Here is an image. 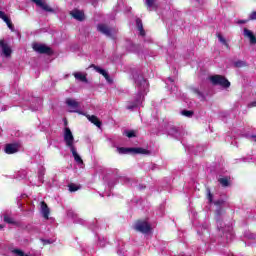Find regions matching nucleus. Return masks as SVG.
<instances>
[{
	"label": "nucleus",
	"mask_w": 256,
	"mask_h": 256,
	"mask_svg": "<svg viewBox=\"0 0 256 256\" xmlns=\"http://www.w3.org/2000/svg\"><path fill=\"white\" fill-rule=\"evenodd\" d=\"M210 83H212V85L217 86L219 85L220 87H223L224 89H229V87H231V82H229V80L223 76V75H212L209 77Z\"/></svg>",
	"instance_id": "f257e3e1"
},
{
	"label": "nucleus",
	"mask_w": 256,
	"mask_h": 256,
	"mask_svg": "<svg viewBox=\"0 0 256 256\" xmlns=\"http://www.w3.org/2000/svg\"><path fill=\"white\" fill-rule=\"evenodd\" d=\"M134 229L135 231H138V233L146 235L151 231V224L145 220H137L134 224Z\"/></svg>",
	"instance_id": "f03ea898"
},
{
	"label": "nucleus",
	"mask_w": 256,
	"mask_h": 256,
	"mask_svg": "<svg viewBox=\"0 0 256 256\" xmlns=\"http://www.w3.org/2000/svg\"><path fill=\"white\" fill-rule=\"evenodd\" d=\"M32 49L36 51V53H40V55H53V49L44 44L34 43Z\"/></svg>",
	"instance_id": "7ed1b4c3"
},
{
	"label": "nucleus",
	"mask_w": 256,
	"mask_h": 256,
	"mask_svg": "<svg viewBox=\"0 0 256 256\" xmlns=\"http://www.w3.org/2000/svg\"><path fill=\"white\" fill-rule=\"evenodd\" d=\"M97 31L102 35H105V37H109L110 39H113V33L115 29L109 27L107 24L100 23L97 25Z\"/></svg>",
	"instance_id": "20e7f679"
},
{
	"label": "nucleus",
	"mask_w": 256,
	"mask_h": 256,
	"mask_svg": "<svg viewBox=\"0 0 256 256\" xmlns=\"http://www.w3.org/2000/svg\"><path fill=\"white\" fill-rule=\"evenodd\" d=\"M225 213H226V210L223 207H218L215 210L214 219H215V221L217 223V229L219 231H221V227H223V218H221V216L225 215Z\"/></svg>",
	"instance_id": "39448f33"
},
{
	"label": "nucleus",
	"mask_w": 256,
	"mask_h": 256,
	"mask_svg": "<svg viewBox=\"0 0 256 256\" xmlns=\"http://www.w3.org/2000/svg\"><path fill=\"white\" fill-rule=\"evenodd\" d=\"M133 78H134L136 87H138V89H140V91H143V89L148 87L147 79H145V77H143V75H141V74H134Z\"/></svg>",
	"instance_id": "423d86ee"
},
{
	"label": "nucleus",
	"mask_w": 256,
	"mask_h": 256,
	"mask_svg": "<svg viewBox=\"0 0 256 256\" xmlns=\"http://www.w3.org/2000/svg\"><path fill=\"white\" fill-rule=\"evenodd\" d=\"M64 131V141L69 149H72V147H75V145H73V141H75V137H73V132H71V129L68 127H66Z\"/></svg>",
	"instance_id": "0eeeda50"
},
{
	"label": "nucleus",
	"mask_w": 256,
	"mask_h": 256,
	"mask_svg": "<svg viewBox=\"0 0 256 256\" xmlns=\"http://www.w3.org/2000/svg\"><path fill=\"white\" fill-rule=\"evenodd\" d=\"M66 105L71 109L69 110V113H78L79 115H83V112L79 111V102H77L76 100L67 98Z\"/></svg>",
	"instance_id": "6e6552de"
},
{
	"label": "nucleus",
	"mask_w": 256,
	"mask_h": 256,
	"mask_svg": "<svg viewBox=\"0 0 256 256\" xmlns=\"http://www.w3.org/2000/svg\"><path fill=\"white\" fill-rule=\"evenodd\" d=\"M19 149H21V144L9 143L5 145L4 151L7 155H13L15 153H19Z\"/></svg>",
	"instance_id": "1a4fd4ad"
},
{
	"label": "nucleus",
	"mask_w": 256,
	"mask_h": 256,
	"mask_svg": "<svg viewBox=\"0 0 256 256\" xmlns=\"http://www.w3.org/2000/svg\"><path fill=\"white\" fill-rule=\"evenodd\" d=\"M0 47L2 49V53L5 55V57H11L13 50H11V47H9L8 43H5V40L0 39Z\"/></svg>",
	"instance_id": "9d476101"
},
{
	"label": "nucleus",
	"mask_w": 256,
	"mask_h": 256,
	"mask_svg": "<svg viewBox=\"0 0 256 256\" xmlns=\"http://www.w3.org/2000/svg\"><path fill=\"white\" fill-rule=\"evenodd\" d=\"M70 15L73 19H76V21H85V13L79 9L70 11Z\"/></svg>",
	"instance_id": "9b49d317"
},
{
	"label": "nucleus",
	"mask_w": 256,
	"mask_h": 256,
	"mask_svg": "<svg viewBox=\"0 0 256 256\" xmlns=\"http://www.w3.org/2000/svg\"><path fill=\"white\" fill-rule=\"evenodd\" d=\"M90 68L95 69L97 73H99L100 75H103L106 81H111V76H109V73H107L105 69H102L101 67L95 64H91Z\"/></svg>",
	"instance_id": "f8f14e48"
},
{
	"label": "nucleus",
	"mask_w": 256,
	"mask_h": 256,
	"mask_svg": "<svg viewBox=\"0 0 256 256\" xmlns=\"http://www.w3.org/2000/svg\"><path fill=\"white\" fill-rule=\"evenodd\" d=\"M244 37H247L250 41V45H256V37L255 34H253V31L244 28Z\"/></svg>",
	"instance_id": "ddd939ff"
},
{
	"label": "nucleus",
	"mask_w": 256,
	"mask_h": 256,
	"mask_svg": "<svg viewBox=\"0 0 256 256\" xmlns=\"http://www.w3.org/2000/svg\"><path fill=\"white\" fill-rule=\"evenodd\" d=\"M131 153L134 155H151V151L141 147L131 148Z\"/></svg>",
	"instance_id": "4468645a"
},
{
	"label": "nucleus",
	"mask_w": 256,
	"mask_h": 256,
	"mask_svg": "<svg viewBox=\"0 0 256 256\" xmlns=\"http://www.w3.org/2000/svg\"><path fill=\"white\" fill-rule=\"evenodd\" d=\"M41 211L44 219H49V215L51 213V210L49 209V206L45 201L41 202Z\"/></svg>",
	"instance_id": "2eb2a0df"
},
{
	"label": "nucleus",
	"mask_w": 256,
	"mask_h": 256,
	"mask_svg": "<svg viewBox=\"0 0 256 256\" xmlns=\"http://www.w3.org/2000/svg\"><path fill=\"white\" fill-rule=\"evenodd\" d=\"M86 118L88 119V121H90V123H93V125H95L96 127H101V125H103L101 120H99V118L95 115L87 114Z\"/></svg>",
	"instance_id": "dca6fc26"
},
{
	"label": "nucleus",
	"mask_w": 256,
	"mask_h": 256,
	"mask_svg": "<svg viewBox=\"0 0 256 256\" xmlns=\"http://www.w3.org/2000/svg\"><path fill=\"white\" fill-rule=\"evenodd\" d=\"M70 151L74 157V161H76V163H78L79 165H83V159L81 158V156H79V153H77V148L72 147L70 148Z\"/></svg>",
	"instance_id": "f3484780"
},
{
	"label": "nucleus",
	"mask_w": 256,
	"mask_h": 256,
	"mask_svg": "<svg viewBox=\"0 0 256 256\" xmlns=\"http://www.w3.org/2000/svg\"><path fill=\"white\" fill-rule=\"evenodd\" d=\"M136 27L140 32L141 37H145L146 33H145V29L143 28V20H141V18L136 19Z\"/></svg>",
	"instance_id": "a211bd4d"
},
{
	"label": "nucleus",
	"mask_w": 256,
	"mask_h": 256,
	"mask_svg": "<svg viewBox=\"0 0 256 256\" xmlns=\"http://www.w3.org/2000/svg\"><path fill=\"white\" fill-rule=\"evenodd\" d=\"M75 79L78 81H81L82 83H89V80H87V75L82 74L81 72L74 73Z\"/></svg>",
	"instance_id": "6ab92c4d"
},
{
	"label": "nucleus",
	"mask_w": 256,
	"mask_h": 256,
	"mask_svg": "<svg viewBox=\"0 0 256 256\" xmlns=\"http://www.w3.org/2000/svg\"><path fill=\"white\" fill-rule=\"evenodd\" d=\"M139 103L140 99L136 98L135 101L129 102V105L126 106V109H128V111H133V109H137V107H139Z\"/></svg>",
	"instance_id": "aec40b11"
},
{
	"label": "nucleus",
	"mask_w": 256,
	"mask_h": 256,
	"mask_svg": "<svg viewBox=\"0 0 256 256\" xmlns=\"http://www.w3.org/2000/svg\"><path fill=\"white\" fill-rule=\"evenodd\" d=\"M38 7H41V9H43V11H46L47 13H55V10L45 2H41Z\"/></svg>",
	"instance_id": "412c9836"
},
{
	"label": "nucleus",
	"mask_w": 256,
	"mask_h": 256,
	"mask_svg": "<svg viewBox=\"0 0 256 256\" xmlns=\"http://www.w3.org/2000/svg\"><path fill=\"white\" fill-rule=\"evenodd\" d=\"M155 1L157 0H146L145 4L149 11H151V9H155V11H157V5L155 4Z\"/></svg>",
	"instance_id": "4be33fe9"
},
{
	"label": "nucleus",
	"mask_w": 256,
	"mask_h": 256,
	"mask_svg": "<svg viewBox=\"0 0 256 256\" xmlns=\"http://www.w3.org/2000/svg\"><path fill=\"white\" fill-rule=\"evenodd\" d=\"M216 37L218 38V41L222 43V45H225L226 49H230L229 43H227V40L225 37H223V35H221V33H217Z\"/></svg>",
	"instance_id": "5701e85b"
},
{
	"label": "nucleus",
	"mask_w": 256,
	"mask_h": 256,
	"mask_svg": "<svg viewBox=\"0 0 256 256\" xmlns=\"http://www.w3.org/2000/svg\"><path fill=\"white\" fill-rule=\"evenodd\" d=\"M236 69H241L242 67H247V62L244 60H238L233 63Z\"/></svg>",
	"instance_id": "b1692460"
},
{
	"label": "nucleus",
	"mask_w": 256,
	"mask_h": 256,
	"mask_svg": "<svg viewBox=\"0 0 256 256\" xmlns=\"http://www.w3.org/2000/svg\"><path fill=\"white\" fill-rule=\"evenodd\" d=\"M218 183H220V185H222V187H229V185H231V182L229 181V178H227V177L218 179Z\"/></svg>",
	"instance_id": "393cba45"
},
{
	"label": "nucleus",
	"mask_w": 256,
	"mask_h": 256,
	"mask_svg": "<svg viewBox=\"0 0 256 256\" xmlns=\"http://www.w3.org/2000/svg\"><path fill=\"white\" fill-rule=\"evenodd\" d=\"M4 222L8 223V225H16L17 222H15V219H13L11 216L5 214L4 215Z\"/></svg>",
	"instance_id": "a878e982"
},
{
	"label": "nucleus",
	"mask_w": 256,
	"mask_h": 256,
	"mask_svg": "<svg viewBox=\"0 0 256 256\" xmlns=\"http://www.w3.org/2000/svg\"><path fill=\"white\" fill-rule=\"evenodd\" d=\"M68 189L70 193H75V191H79L81 189V186H77L75 183H70L68 185Z\"/></svg>",
	"instance_id": "bb28decb"
},
{
	"label": "nucleus",
	"mask_w": 256,
	"mask_h": 256,
	"mask_svg": "<svg viewBox=\"0 0 256 256\" xmlns=\"http://www.w3.org/2000/svg\"><path fill=\"white\" fill-rule=\"evenodd\" d=\"M117 151L120 155H127V153H131V148L118 147Z\"/></svg>",
	"instance_id": "cd10ccee"
},
{
	"label": "nucleus",
	"mask_w": 256,
	"mask_h": 256,
	"mask_svg": "<svg viewBox=\"0 0 256 256\" xmlns=\"http://www.w3.org/2000/svg\"><path fill=\"white\" fill-rule=\"evenodd\" d=\"M213 204H214L217 208L223 207V205H225V200H223V199L216 200V201L213 202Z\"/></svg>",
	"instance_id": "c85d7f7f"
},
{
	"label": "nucleus",
	"mask_w": 256,
	"mask_h": 256,
	"mask_svg": "<svg viewBox=\"0 0 256 256\" xmlns=\"http://www.w3.org/2000/svg\"><path fill=\"white\" fill-rule=\"evenodd\" d=\"M182 115H184V117H193L194 112L191 110H183Z\"/></svg>",
	"instance_id": "c756f323"
},
{
	"label": "nucleus",
	"mask_w": 256,
	"mask_h": 256,
	"mask_svg": "<svg viewBox=\"0 0 256 256\" xmlns=\"http://www.w3.org/2000/svg\"><path fill=\"white\" fill-rule=\"evenodd\" d=\"M207 199L209 203H213V193H211V189L207 188Z\"/></svg>",
	"instance_id": "7c9ffc66"
},
{
	"label": "nucleus",
	"mask_w": 256,
	"mask_h": 256,
	"mask_svg": "<svg viewBox=\"0 0 256 256\" xmlns=\"http://www.w3.org/2000/svg\"><path fill=\"white\" fill-rule=\"evenodd\" d=\"M126 137H128V139H132V137H136L135 131H133V130L127 131Z\"/></svg>",
	"instance_id": "2f4dec72"
},
{
	"label": "nucleus",
	"mask_w": 256,
	"mask_h": 256,
	"mask_svg": "<svg viewBox=\"0 0 256 256\" xmlns=\"http://www.w3.org/2000/svg\"><path fill=\"white\" fill-rule=\"evenodd\" d=\"M250 21H255L256 20V11L251 12L249 16Z\"/></svg>",
	"instance_id": "473e14b6"
},
{
	"label": "nucleus",
	"mask_w": 256,
	"mask_h": 256,
	"mask_svg": "<svg viewBox=\"0 0 256 256\" xmlns=\"http://www.w3.org/2000/svg\"><path fill=\"white\" fill-rule=\"evenodd\" d=\"M2 20L6 23H9V21H11V19L7 16V14H5L3 17H2Z\"/></svg>",
	"instance_id": "72a5a7b5"
},
{
	"label": "nucleus",
	"mask_w": 256,
	"mask_h": 256,
	"mask_svg": "<svg viewBox=\"0 0 256 256\" xmlns=\"http://www.w3.org/2000/svg\"><path fill=\"white\" fill-rule=\"evenodd\" d=\"M6 25L13 31L14 26H13V22H11V20H8V22L6 23Z\"/></svg>",
	"instance_id": "f704fd0d"
},
{
	"label": "nucleus",
	"mask_w": 256,
	"mask_h": 256,
	"mask_svg": "<svg viewBox=\"0 0 256 256\" xmlns=\"http://www.w3.org/2000/svg\"><path fill=\"white\" fill-rule=\"evenodd\" d=\"M33 1V3H35L36 5H38V7H39V5H41V3L43 2V0H32Z\"/></svg>",
	"instance_id": "c9c22d12"
},
{
	"label": "nucleus",
	"mask_w": 256,
	"mask_h": 256,
	"mask_svg": "<svg viewBox=\"0 0 256 256\" xmlns=\"http://www.w3.org/2000/svg\"><path fill=\"white\" fill-rule=\"evenodd\" d=\"M42 242H43V245H49V244H51V240L42 239Z\"/></svg>",
	"instance_id": "e433bc0d"
},
{
	"label": "nucleus",
	"mask_w": 256,
	"mask_h": 256,
	"mask_svg": "<svg viewBox=\"0 0 256 256\" xmlns=\"http://www.w3.org/2000/svg\"><path fill=\"white\" fill-rule=\"evenodd\" d=\"M248 107H256V101H253L252 103H250V104L248 105Z\"/></svg>",
	"instance_id": "4c0bfd02"
},
{
	"label": "nucleus",
	"mask_w": 256,
	"mask_h": 256,
	"mask_svg": "<svg viewBox=\"0 0 256 256\" xmlns=\"http://www.w3.org/2000/svg\"><path fill=\"white\" fill-rule=\"evenodd\" d=\"M5 12H3V11H0V19H3V17H5Z\"/></svg>",
	"instance_id": "58836bf2"
},
{
	"label": "nucleus",
	"mask_w": 256,
	"mask_h": 256,
	"mask_svg": "<svg viewBox=\"0 0 256 256\" xmlns=\"http://www.w3.org/2000/svg\"><path fill=\"white\" fill-rule=\"evenodd\" d=\"M238 23H239L240 25H243V24L247 23V20H240V21H238Z\"/></svg>",
	"instance_id": "ea45409f"
},
{
	"label": "nucleus",
	"mask_w": 256,
	"mask_h": 256,
	"mask_svg": "<svg viewBox=\"0 0 256 256\" xmlns=\"http://www.w3.org/2000/svg\"><path fill=\"white\" fill-rule=\"evenodd\" d=\"M194 93H197V95H201V91H199V89H194Z\"/></svg>",
	"instance_id": "a19ab883"
},
{
	"label": "nucleus",
	"mask_w": 256,
	"mask_h": 256,
	"mask_svg": "<svg viewBox=\"0 0 256 256\" xmlns=\"http://www.w3.org/2000/svg\"><path fill=\"white\" fill-rule=\"evenodd\" d=\"M168 79H169V81L173 82V79H171V78H168Z\"/></svg>",
	"instance_id": "79ce46f5"
},
{
	"label": "nucleus",
	"mask_w": 256,
	"mask_h": 256,
	"mask_svg": "<svg viewBox=\"0 0 256 256\" xmlns=\"http://www.w3.org/2000/svg\"><path fill=\"white\" fill-rule=\"evenodd\" d=\"M64 125H67V120H65Z\"/></svg>",
	"instance_id": "37998d69"
},
{
	"label": "nucleus",
	"mask_w": 256,
	"mask_h": 256,
	"mask_svg": "<svg viewBox=\"0 0 256 256\" xmlns=\"http://www.w3.org/2000/svg\"><path fill=\"white\" fill-rule=\"evenodd\" d=\"M0 229H3V226H2V225H0Z\"/></svg>",
	"instance_id": "c03bdc74"
}]
</instances>
